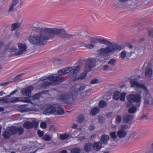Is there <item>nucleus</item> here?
<instances>
[{"label": "nucleus", "instance_id": "f257e3e1", "mask_svg": "<svg viewBox=\"0 0 153 153\" xmlns=\"http://www.w3.org/2000/svg\"><path fill=\"white\" fill-rule=\"evenodd\" d=\"M30 29L36 33L30 36L28 40L30 43L35 45H43L48 40L54 39L55 34L61 35L65 32L63 30L57 28L42 27L37 22L33 24Z\"/></svg>", "mask_w": 153, "mask_h": 153}, {"label": "nucleus", "instance_id": "f03ea898", "mask_svg": "<svg viewBox=\"0 0 153 153\" xmlns=\"http://www.w3.org/2000/svg\"><path fill=\"white\" fill-rule=\"evenodd\" d=\"M98 42L100 44L105 45H108L106 47L102 48L98 50V52L102 55L109 53H114L116 51H120L121 50V47L120 45H113L109 41L103 38H100L98 39Z\"/></svg>", "mask_w": 153, "mask_h": 153}, {"label": "nucleus", "instance_id": "7ed1b4c3", "mask_svg": "<svg viewBox=\"0 0 153 153\" xmlns=\"http://www.w3.org/2000/svg\"><path fill=\"white\" fill-rule=\"evenodd\" d=\"M40 81L42 82L40 86L42 88H46L50 85H56L61 82V80L57 74H51L49 76L42 77L39 79Z\"/></svg>", "mask_w": 153, "mask_h": 153}, {"label": "nucleus", "instance_id": "20e7f679", "mask_svg": "<svg viewBox=\"0 0 153 153\" xmlns=\"http://www.w3.org/2000/svg\"><path fill=\"white\" fill-rule=\"evenodd\" d=\"M126 99L130 103H132L134 102L137 103V106H139L141 103V97L138 94H129L126 96Z\"/></svg>", "mask_w": 153, "mask_h": 153}, {"label": "nucleus", "instance_id": "39448f33", "mask_svg": "<svg viewBox=\"0 0 153 153\" xmlns=\"http://www.w3.org/2000/svg\"><path fill=\"white\" fill-rule=\"evenodd\" d=\"M96 60L95 58H90L86 61L85 64V70L87 72L92 70L95 66Z\"/></svg>", "mask_w": 153, "mask_h": 153}, {"label": "nucleus", "instance_id": "423d86ee", "mask_svg": "<svg viewBox=\"0 0 153 153\" xmlns=\"http://www.w3.org/2000/svg\"><path fill=\"white\" fill-rule=\"evenodd\" d=\"M128 128V125L125 124L121 125L119 130L117 132V135L120 138L125 137L127 135L126 130Z\"/></svg>", "mask_w": 153, "mask_h": 153}, {"label": "nucleus", "instance_id": "0eeeda50", "mask_svg": "<svg viewBox=\"0 0 153 153\" xmlns=\"http://www.w3.org/2000/svg\"><path fill=\"white\" fill-rule=\"evenodd\" d=\"M58 99L62 102L70 103L73 100V95L69 94H62L59 96Z\"/></svg>", "mask_w": 153, "mask_h": 153}, {"label": "nucleus", "instance_id": "6e6552de", "mask_svg": "<svg viewBox=\"0 0 153 153\" xmlns=\"http://www.w3.org/2000/svg\"><path fill=\"white\" fill-rule=\"evenodd\" d=\"M16 128L13 126L7 128L4 132L3 135L5 139H8L10 137L11 135L15 134Z\"/></svg>", "mask_w": 153, "mask_h": 153}, {"label": "nucleus", "instance_id": "1a4fd4ad", "mask_svg": "<svg viewBox=\"0 0 153 153\" xmlns=\"http://www.w3.org/2000/svg\"><path fill=\"white\" fill-rule=\"evenodd\" d=\"M131 87H133L136 88H141L145 90L148 95V91L147 90L145 86L142 84H140L138 82L136 79L132 80L130 81Z\"/></svg>", "mask_w": 153, "mask_h": 153}, {"label": "nucleus", "instance_id": "9d476101", "mask_svg": "<svg viewBox=\"0 0 153 153\" xmlns=\"http://www.w3.org/2000/svg\"><path fill=\"white\" fill-rule=\"evenodd\" d=\"M58 29L63 30L65 32L63 33V34L59 35V34H55V37L56 36H58L60 37H66L68 38V39H71V38H76V39H79L80 38H81L82 37H80V36H82L80 35L79 34H76V35L74 34H66V31L63 29L61 28H58Z\"/></svg>", "mask_w": 153, "mask_h": 153}, {"label": "nucleus", "instance_id": "9b49d317", "mask_svg": "<svg viewBox=\"0 0 153 153\" xmlns=\"http://www.w3.org/2000/svg\"><path fill=\"white\" fill-rule=\"evenodd\" d=\"M126 95V93H121L117 91H115L113 93V98L116 100H118L120 99L121 101H124L125 100Z\"/></svg>", "mask_w": 153, "mask_h": 153}, {"label": "nucleus", "instance_id": "f8f14e48", "mask_svg": "<svg viewBox=\"0 0 153 153\" xmlns=\"http://www.w3.org/2000/svg\"><path fill=\"white\" fill-rule=\"evenodd\" d=\"M38 125V123L35 121L32 122L27 121L25 122L23 125V126L27 129H30L33 127H36Z\"/></svg>", "mask_w": 153, "mask_h": 153}, {"label": "nucleus", "instance_id": "ddd939ff", "mask_svg": "<svg viewBox=\"0 0 153 153\" xmlns=\"http://www.w3.org/2000/svg\"><path fill=\"white\" fill-rule=\"evenodd\" d=\"M68 68L70 69L69 70L70 71V76L71 78H72L74 77V76L76 75V74L79 71L80 69V66H78L74 68L71 67H68Z\"/></svg>", "mask_w": 153, "mask_h": 153}, {"label": "nucleus", "instance_id": "4468645a", "mask_svg": "<svg viewBox=\"0 0 153 153\" xmlns=\"http://www.w3.org/2000/svg\"><path fill=\"white\" fill-rule=\"evenodd\" d=\"M34 89L32 86H30L26 88H23L21 91V92L24 96H29L31 93V91Z\"/></svg>", "mask_w": 153, "mask_h": 153}, {"label": "nucleus", "instance_id": "2eb2a0df", "mask_svg": "<svg viewBox=\"0 0 153 153\" xmlns=\"http://www.w3.org/2000/svg\"><path fill=\"white\" fill-rule=\"evenodd\" d=\"M2 42L3 43V45L2 46L1 48L2 49H4L5 47L8 46L9 48H8L7 49V50L6 53V57L7 53L8 51H9L10 52H15L16 53H17V52L18 51V49L16 47L12 46L10 47V46L11 45V42L9 43L7 46H4V47H3L4 45V43L2 41Z\"/></svg>", "mask_w": 153, "mask_h": 153}, {"label": "nucleus", "instance_id": "dca6fc26", "mask_svg": "<svg viewBox=\"0 0 153 153\" xmlns=\"http://www.w3.org/2000/svg\"><path fill=\"white\" fill-rule=\"evenodd\" d=\"M134 119V115L131 114L125 115L123 117V120L124 123L131 124Z\"/></svg>", "mask_w": 153, "mask_h": 153}, {"label": "nucleus", "instance_id": "f3484780", "mask_svg": "<svg viewBox=\"0 0 153 153\" xmlns=\"http://www.w3.org/2000/svg\"><path fill=\"white\" fill-rule=\"evenodd\" d=\"M19 3V0H12L10 5H9L8 12L9 13L10 12H13Z\"/></svg>", "mask_w": 153, "mask_h": 153}, {"label": "nucleus", "instance_id": "a211bd4d", "mask_svg": "<svg viewBox=\"0 0 153 153\" xmlns=\"http://www.w3.org/2000/svg\"><path fill=\"white\" fill-rule=\"evenodd\" d=\"M56 110V107L52 106L47 108L44 111V113L47 115H49L52 114H54Z\"/></svg>", "mask_w": 153, "mask_h": 153}, {"label": "nucleus", "instance_id": "6ab92c4d", "mask_svg": "<svg viewBox=\"0 0 153 153\" xmlns=\"http://www.w3.org/2000/svg\"><path fill=\"white\" fill-rule=\"evenodd\" d=\"M70 69L68 67L66 68L65 69H62L58 71L59 75H57V76H59L61 80V82L62 81V79L61 78V76H63L65 74L70 73Z\"/></svg>", "mask_w": 153, "mask_h": 153}, {"label": "nucleus", "instance_id": "aec40b11", "mask_svg": "<svg viewBox=\"0 0 153 153\" xmlns=\"http://www.w3.org/2000/svg\"><path fill=\"white\" fill-rule=\"evenodd\" d=\"M153 73L152 68L149 65L147 66L145 69V75L147 78H150L151 77Z\"/></svg>", "mask_w": 153, "mask_h": 153}, {"label": "nucleus", "instance_id": "412c9836", "mask_svg": "<svg viewBox=\"0 0 153 153\" xmlns=\"http://www.w3.org/2000/svg\"><path fill=\"white\" fill-rule=\"evenodd\" d=\"M18 48L19 50L18 51L16 54V55H19L22 54L24 51H25L26 50V46L25 44L19 43L18 45Z\"/></svg>", "mask_w": 153, "mask_h": 153}, {"label": "nucleus", "instance_id": "4be33fe9", "mask_svg": "<svg viewBox=\"0 0 153 153\" xmlns=\"http://www.w3.org/2000/svg\"><path fill=\"white\" fill-rule=\"evenodd\" d=\"M86 75V73L83 72L80 75L74 76V77L71 78L73 81L76 80H82L83 79Z\"/></svg>", "mask_w": 153, "mask_h": 153}, {"label": "nucleus", "instance_id": "5701e85b", "mask_svg": "<svg viewBox=\"0 0 153 153\" xmlns=\"http://www.w3.org/2000/svg\"><path fill=\"white\" fill-rule=\"evenodd\" d=\"M21 97H13L10 98V99H6V103L16 102L21 101Z\"/></svg>", "mask_w": 153, "mask_h": 153}, {"label": "nucleus", "instance_id": "b1692460", "mask_svg": "<svg viewBox=\"0 0 153 153\" xmlns=\"http://www.w3.org/2000/svg\"><path fill=\"white\" fill-rule=\"evenodd\" d=\"M83 39L85 41L88 40H89L90 42L94 43H97L98 42V39L96 37H91L88 36H86L83 38Z\"/></svg>", "mask_w": 153, "mask_h": 153}, {"label": "nucleus", "instance_id": "393cba45", "mask_svg": "<svg viewBox=\"0 0 153 153\" xmlns=\"http://www.w3.org/2000/svg\"><path fill=\"white\" fill-rule=\"evenodd\" d=\"M102 145L100 142H97L93 144V148L94 150L97 151H100L102 148Z\"/></svg>", "mask_w": 153, "mask_h": 153}, {"label": "nucleus", "instance_id": "a878e982", "mask_svg": "<svg viewBox=\"0 0 153 153\" xmlns=\"http://www.w3.org/2000/svg\"><path fill=\"white\" fill-rule=\"evenodd\" d=\"M56 110L55 112V114L61 115L64 113V109L61 106L59 105L58 106H57L56 105Z\"/></svg>", "mask_w": 153, "mask_h": 153}, {"label": "nucleus", "instance_id": "bb28decb", "mask_svg": "<svg viewBox=\"0 0 153 153\" xmlns=\"http://www.w3.org/2000/svg\"><path fill=\"white\" fill-rule=\"evenodd\" d=\"M93 144L91 142L86 143L84 146V149L85 152H89L92 149Z\"/></svg>", "mask_w": 153, "mask_h": 153}, {"label": "nucleus", "instance_id": "cd10ccee", "mask_svg": "<svg viewBox=\"0 0 153 153\" xmlns=\"http://www.w3.org/2000/svg\"><path fill=\"white\" fill-rule=\"evenodd\" d=\"M109 137L108 135H102L100 139V142L103 144H106L109 141Z\"/></svg>", "mask_w": 153, "mask_h": 153}, {"label": "nucleus", "instance_id": "c85d7f7f", "mask_svg": "<svg viewBox=\"0 0 153 153\" xmlns=\"http://www.w3.org/2000/svg\"><path fill=\"white\" fill-rule=\"evenodd\" d=\"M100 109L97 107L93 108H91L90 114L92 116H94L98 114L100 111Z\"/></svg>", "mask_w": 153, "mask_h": 153}, {"label": "nucleus", "instance_id": "c756f323", "mask_svg": "<svg viewBox=\"0 0 153 153\" xmlns=\"http://www.w3.org/2000/svg\"><path fill=\"white\" fill-rule=\"evenodd\" d=\"M13 127L15 128L16 129L15 134H16L17 132H18L19 134H22L23 133L24 129L22 127H21L18 128L15 126H13Z\"/></svg>", "mask_w": 153, "mask_h": 153}, {"label": "nucleus", "instance_id": "7c9ffc66", "mask_svg": "<svg viewBox=\"0 0 153 153\" xmlns=\"http://www.w3.org/2000/svg\"><path fill=\"white\" fill-rule=\"evenodd\" d=\"M81 149L78 147H75L71 150L70 153H80Z\"/></svg>", "mask_w": 153, "mask_h": 153}, {"label": "nucleus", "instance_id": "2f4dec72", "mask_svg": "<svg viewBox=\"0 0 153 153\" xmlns=\"http://www.w3.org/2000/svg\"><path fill=\"white\" fill-rule=\"evenodd\" d=\"M27 106V105L26 104L21 105L20 106L21 112H27L28 110V108H26Z\"/></svg>", "mask_w": 153, "mask_h": 153}, {"label": "nucleus", "instance_id": "473e14b6", "mask_svg": "<svg viewBox=\"0 0 153 153\" xmlns=\"http://www.w3.org/2000/svg\"><path fill=\"white\" fill-rule=\"evenodd\" d=\"M107 105V102L101 100L99 103L98 105L101 108H103Z\"/></svg>", "mask_w": 153, "mask_h": 153}, {"label": "nucleus", "instance_id": "72a5a7b5", "mask_svg": "<svg viewBox=\"0 0 153 153\" xmlns=\"http://www.w3.org/2000/svg\"><path fill=\"white\" fill-rule=\"evenodd\" d=\"M137 110V108L136 106H132L128 110V112L130 114H133L135 113Z\"/></svg>", "mask_w": 153, "mask_h": 153}, {"label": "nucleus", "instance_id": "f704fd0d", "mask_svg": "<svg viewBox=\"0 0 153 153\" xmlns=\"http://www.w3.org/2000/svg\"><path fill=\"white\" fill-rule=\"evenodd\" d=\"M122 120V117L120 115H117L116 116L115 123L116 124L120 123Z\"/></svg>", "mask_w": 153, "mask_h": 153}, {"label": "nucleus", "instance_id": "c9c22d12", "mask_svg": "<svg viewBox=\"0 0 153 153\" xmlns=\"http://www.w3.org/2000/svg\"><path fill=\"white\" fill-rule=\"evenodd\" d=\"M20 24L19 23H16L13 24L12 25V28L11 30H14L16 28L19 27L20 26Z\"/></svg>", "mask_w": 153, "mask_h": 153}, {"label": "nucleus", "instance_id": "e433bc0d", "mask_svg": "<svg viewBox=\"0 0 153 153\" xmlns=\"http://www.w3.org/2000/svg\"><path fill=\"white\" fill-rule=\"evenodd\" d=\"M85 119V117L82 115H80L77 118V121L79 123H80L82 122Z\"/></svg>", "mask_w": 153, "mask_h": 153}, {"label": "nucleus", "instance_id": "4c0bfd02", "mask_svg": "<svg viewBox=\"0 0 153 153\" xmlns=\"http://www.w3.org/2000/svg\"><path fill=\"white\" fill-rule=\"evenodd\" d=\"M69 136V135L68 134H65L60 135V137L61 140H64L67 139Z\"/></svg>", "mask_w": 153, "mask_h": 153}, {"label": "nucleus", "instance_id": "58836bf2", "mask_svg": "<svg viewBox=\"0 0 153 153\" xmlns=\"http://www.w3.org/2000/svg\"><path fill=\"white\" fill-rule=\"evenodd\" d=\"M117 62L116 59H111L108 62V64L112 65H115Z\"/></svg>", "mask_w": 153, "mask_h": 153}, {"label": "nucleus", "instance_id": "ea45409f", "mask_svg": "<svg viewBox=\"0 0 153 153\" xmlns=\"http://www.w3.org/2000/svg\"><path fill=\"white\" fill-rule=\"evenodd\" d=\"M51 139V137L48 135H45L43 137V140L47 141L50 140Z\"/></svg>", "mask_w": 153, "mask_h": 153}, {"label": "nucleus", "instance_id": "a19ab883", "mask_svg": "<svg viewBox=\"0 0 153 153\" xmlns=\"http://www.w3.org/2000/svg\"><path fill=\"white\" fill-rule=\"evenodd\" d=\"M144 103L145 107L149 104V99H148L147 98H144Z\"/></svg>", "mask_w": 153, "mask_h": 153}, {"label": "nucleus", "instance_id": "79ce46f5", "mask_svg": "<svg viewBox=\"0 0 153 153\" xmlns=\"http://www.w3.org/2000/svg\"><path fill=\"white\" fill-rule=\"evenodd\" d=\"M111 137L113 139H116L117 135H116V132L115 131H113L110 134Z\"/></svg>", "mask_w": 153, "mask_h": 153}, {"label": "nucleus", "instance_id": "37998d69", "mask_svg": "<svg viewBox=\"0 0 153 153\" xmlns=\"http://www.w3.org/2000/svg\"><path fill=\"white\" fill-rule=\"evenodd\" d=\"M40 127L43 129H45L47 127V123L45 122H42L40 125Z\"/></svg>", "mask_w": 153, "mask_h": 153}, {"label": "nucleus", "instance_id": "c03bdc74", "mask_svg": "<svg viewBox=\"0 0 153 153\" xmlns=\"http://www.w3.org/2000/svg\"><path fill=\"white\" fill-rule=\"evenodd\" d=\"M4 103H6V99L3 97H0V105Z\"/></svg>", "mask_w": 153, "mask_h": 153}, {"label": "nucleus", "instance_id": "a18cd8bd", "mask_svg": "<svg viewBox=\"0 0 153 153\" xmlns=\"http://www.w3.org/2000/svg\"><path fill=\"white\" fill-rule=\"evenodd\" d=\"M99 80L98 79L95 78L92 79L90 82V83L92 84H94L97 83Z\"/></svg>", "mask_w": 153, "mask_h": 153}, {"label": "nucleus", "instance_id": "49530a36", "mask_svg": "<svg viewBox=\"0 0 153 153\" xmlns=\"http://www.w3.org/2000/svg\"><path fill=\"white\" fill-rule=\"evenodd\" d=\"M126 54L125 51H123L121 52L120 57L123 59H124L126 56Z\"/></svg>", "mask_w": 153, "mask_h": 153}, {"label": "nucleus", "instance_id": "de8ad7c7", "mask_svg": "<svg viewBox=\"0 0 153 153\" xmlns=\"http://www.w3.org/2000/svg\"><path fill=\"white\" fill-rule=\"evenodd\" d=\"M94 47V45L92 43H91L89 45H87V46H86V48L89 49H92Z\"/></svg>", "mask_w": 153, "mask_h": 153}, {"label": "nucleus", "instance_id": "09e8293b", "mask_svg": "<svg viewBox=\"0 0 153 153\" xmlns=\"http://www.w3.org/2000/svg\"><path fill=\"white\" fill-rule=\"evenodd\" d=\"M149 36L153 38V29L149 30L148 31Z\"/></svg>", "mask_w": 153, "mask_h": 153}, {"label": "nucleus", "instance_id": "8fccbe9b", "mask_svg": "<svg viewBox=\"0 0 153 153\" xmlns=\"http://www.w3.org/2000/svg\"><path fill=\"white\" fill-rule=\"evenodd\" d=\"M86 86L85 85H81L79 88V91H81L84 90Z\"/></svg>", "mask_w": 153, "mask_h": 153}, {"label": "nucleus", "instance_id": "3c124183", "mask_svg": "<svg viewBox=\"0 0 153 153\" xmlns=\"http://www.w3.org/2000/svg\"><path fill=\"white\" fill-rule=\"evenodd\" d=\"M41 93H39L35 94L34 96V98L35 99H39L41 96Z\"/></svg>", "mask_w": 153, "mask_h": 153}, {"label": "nucleus", "instance_id": "603ef678", "mask_svg": "<svg viewBox=\"0 0 153 153\" xmlns=\"http://www.w3.org/2000/svg\"><path fill=\"white\" fill-rule=\"evenodd\" d=\"M104 118L102 117H100L98 119V121L100 123H102Z\"/></svg>", "mask_w": 153, "mask_h": 153}, {"label": "nucleus", "instance_id": "864d4df0", "mask_svg": "<svg viewBox=\"0 0 153 153\" xmlns=\"http://www.w3.org/2000/svg\"><path fill=\"white\" fill-rule=\"evenodd\" d=\"M22 74H20L16 76L14 78V80L16 81L19 78H21Z\"/></svg>", "mask_w": 153, "mask_h": 153}, {"label": "nucleus", "instance_id": "5fc2aeb1", "mask_svg": "<svg viewBox=\"0 0 153 153\" xmlns=\"http://www.w3.org/2000/svg\"><path fill=\"white\" fill-rule=\"evenodd\" d=\"M12 94H11V93L10 94H9L4 96L3 97H4L5 99H10V98L11 95H12Z\"/></svg>", "mask_w": 153, "mask_h": 153}, {"label": "nucleus", "instance_id": "6e6d98bb", "mask_svg": "<svg viewBox=\"0 0 153 153\" xmlns=\"http://www.w3.org/2000/svg\"><path fill=\"white\" fill-rule=\"evenodd\" d=\"M89 129L90 130L92 131L94 129H95V127L93 125H90L89 127Z\"/></svg>", "mask_w": 153, "mask_h": 153}, {"label": "nucleus", "instance_id": "4d7b16f0", "mask_svg": "<svg viewBox=\"0 0 153 153\" xmlns=\"http://www.w3.org/2000/svg\"><path fill=\"white\" fill-rule=\"evenodd\" d=\"M38 134L40 137H42L43 135V133L39 130L38 131Z\"/></svg>", "mask_w": 153, "mask_h": 153}, {"label": "nucleus", "instance_id": "13d9d810", "mask_svg": "<svg viewBox=\"0 0 153 153\" xmlns=\"http://www.w3.org/2000/svg\"><path fill=\"white\" fill-rule=\"evenodd\" d=\"M109 68V66L108 65H105L103 67V70L104 71L107 70Z\"/></svg>", "mask_w": 153, "mask_h": 153}, {"label": "nucleus", "instance_id": "bf43d9fd", "mask_svg": "<svg viewBox=\"0 0 153 153\" xmlns=\"http://www.w3.org/2000/svg\"><path fill=\"white\" fill-rule=\"evenodd\" d=\"M20 35V33L17 31H16L15 33V36L17 38L19 37Z\"/></svg>", "mask_w": 153, "mask_h": 153}, {"label": "nucleus", "instance_id": "052dcab7", "mask_svg": "<svg viewBox=\"0 0 153 153\" xmlns=\"http://www.w3.org/2000/svg\"><path fill=\"white\" fill-rule=\"evenodd\" d=\"M96 135L95 134H93L91 136V138L92 140L94 139L96 137Z\"/></svg>", "mask_w": 153, "mask_h": 153}, {"label": "nucleus", "instance_id": "680f3d73", "mask_svg": "<svg viewBox=\"0 0 153 153\" xmlns=\"http://www.w3.org/2000/svg\"><path fill=\"white\" fill-rule=\"evenodd\" d=\"M18 91V90L17 89H16L14 90V91H13L11 93V94L13 95L14 94L16 93V92H17Z\"/></svg>", "mask_w": 153, "mask_h": 153}, {"label": "nucleus", "instance_id": "e2e57ef3", "mask_svg": "<svg viewBox=\"0 0 153 153\" xmlns=\"http://www.w3.org/2000/svg\"><path fill=\"white\" fill-rule=\"evenodd\" d=\"M147 116L146 115H143L141 117V119H147Z\"/></svg>", "mask_w": 153, "mask_h": 153}, {"label": "nucleus", "instance_id": "0e129e2a", "mask_svg": "<svg viewBox=\"0 0 153 153\" xmlns=\"http://www.w3.org/2000/svg\"><path fill=\"white\" fill-rule=\"evenodd\" d=\"M78 127L77 125L76 124H74L72 128H76Z\"/></svg>", "mask_w": 153, "mask_h": 153}, {"label": "nucleus", "instance_id": "69168bd1", "mask_svg": "<svg viewBox=\"0 0 153 153\" xmlns=\"http://www.w3.org/2000/svg\"><path fill=\"white\" fill-rule=\"evenodd\" d=\"M148 99H149V100L150 102L152 104H153V98H152L151 97H148Z\"/></svg>", "mask_w": 153, "mask_h": 153}, {"label": "nucleus", "instance_id": "338daca9", "mask_svg": "<svg viewBox=\"0 0 153 153\" xmlns=\"http://www.w3.org/2000/svg\"><path fill=\"white\" fill-rule=\"evenodd\" d=\"M85 139V136H83L82 137H79V140H82L83 139Z\"/></svg>", "mask_w": 153, "mask_h": 153}, {"label": "nucleus", "instance_id": "774afa93", "mask_svg": "<svg viewBox=\"0 0 153 153\" xmlns=\"http://www.w3.org/2000/svg\"><path fill=\"white\" fill-rule=\"evenodd\" d=\"M61 153H68L67 150H63L61 151Z\"/></svg>", "mask_w": 153, "mask_h": 153}]
</instances>
